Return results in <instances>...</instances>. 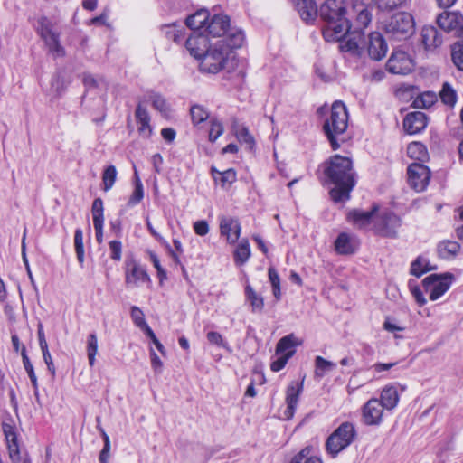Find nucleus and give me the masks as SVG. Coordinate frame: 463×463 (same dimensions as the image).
Instances as JSON below:
<instances>
[{
	"mask_svg": "<svg viewBox=\"0 0 463 463\" xmlns=\"http://www.w3.org/2000/svg\"><path fill=\"white\" fill-rule=\"evenodd\" d=\"M373 10L370 0H351L350 9L344 1L322 4L319 14L324 23V39L339 42L347 36L340 45L341 51L358 52L364 42L365 30L372 24Z\"/></svg>",
	"mask_w": 463,
	"mask_h": 463,
	"instance_id": "f257e3e1",
	"label": "nucleus"
},
{
	"mask_svg": "<svg viewBox=\"0 0 463 463\" xmlns=\"http://www.w3.org/2000/svg\"><path fill=\"white\" fill-rule=\"evenodd\" d=\"M325 174L335 185L330 191L331 198L336 203L347 201L355 185L351 159L339 155L333 156L327 163Z\"/></svg>",
	"mask_w": 463,
	"mask_h": 463,
	"instance_id": "f03ea898",
	"label": "nucleus"
},
{
	"mask_svg": "<svg viewBox=\"0 0 463 463\" xmlns=\"http://www.w3.org/2000/svg\"><path fill=\"white\" fill-rule=\"evenodd\" d=\"M199 61L200 71L210 74H216L222 70L232 71L239 62L235 52L226 46L225 40H217L210 44Z\"/></svg>",
	"mask_w": 463,
	"mask_h": 463,
	"instance_id": "7ed1b4c3",
	"label": "nucleus"
},
{
	"mask_svg": "<svg viewBox=\"0 0 463 463\" xmlns=\"http://www.w3.org/2000/svg\"><path fill=\"white\" fill-rule=\"evenodd\" d=\"M348 120L349 116L345 105L342 101H335L323 125L324 132L334 150L339 147L337 137L346 131Z\"/></svg>",
	"mask_w": 463,
	"mask_h": 463,
	"instance_id": "20e7f679",
	"label": "nucleus"
},
{
	"mask_svg": "<svg viewBox=\"0 0 463 463\" xmlns=\"http://www.w3.org/2000/svg\"><path fill=\"white\" fill-rule=\"evenodd\" d=\"M357 431L352 422L341 423L327 438L326 441V452L333 458L347 449L356 439Z\"/></svg>",
	"mask_w": 463,
	"mask_h": 463,
	"instance_id": "39448f33",
	"label": "nucleus"
},
{
	"mask_svg": "<svg viewBox=\"0 0 463 463\" xmlns=\"http://www.w3.org/2000/svg\"><path fill=\"white\" fill-rule=\"evenodd\" d=\"M383 29L390 38L401 41L413 34L415 24L411 14L400 12L389 17L383 23Z\"/></svg>",
	"mask_w": 463,
	"mask_h": 463,
	"instance_id": "423d86ee",
	"label": "nucleus"
},
{
	"mask_svg": "<svg viewBox=\"0 0 463 463\" xmlns=\"http://www.w3.org/2000/svg\"><path fill=\"white\" fill-rule=\"evenodd\" d=\"M37 32L53 57L64 56L65 51L60 43L59 33L53 30V24L47 17L38 20Z\"/></svg>",
	"mask_w": 463,
	"mask_h": 463,
	"instance_id": "0eeeda50",
	"label": "nucleus"
},
{
	"mask_svg": "<svg viewBox=\"0 0 463 463\" xmlns=\"http://www.w3.org/2000/svg\"><path fill=\"white\" fill-rule=\"evenodd\" d=\"M364 49L367 51L369 57L375 61H381L386 56L388 52L387 43L380 32L370 33L367 37L364 36V42L356 54H359Z\"/></svg>",
	"mask_w": 463,
	"mask_h": 463,
	"instance_id": "6e6552de",
	"label": "nucleus"
},
{
	"mask_svg": "<svg viewBox=\"0 0 463 463\" xmlns=\"http://www.w3.org/2000/svg\"><path fill=\"white\" fill-rule=\"evenodd\" d=\"M402 225L398 215L390 211H385L377 215L374 222V231L383 237L395 238Z\"/></svg>",
	"mask_w": 463,
	"mask_h": 463,
	"instance_id": "1a4fd4ad",
	"label": "nucleus"
},
{
	"mask_svg": "<svg viewBox=\"0 0 463 463\" xmlns=\"http://www.w3.org/2000/svg\"><path fill=\"white\" fill-rule=\"evenodd\" d=\"M408 183L416 192H422L429 184L431 176L430 169L422 165L414 163L408 166Z\"/></svg>",
	"mask_w": 463,
	"mask_h": 463,
	"instance_id": "9d476101",
	"label": "nucleus"
},
{
	"mask_svg": "<svg viewBox=\"0 0 463 463\" xmlns=\"http://www.w3.org/2000/svg\"><path fill=\"white\" fill-rule=\"evenodd\" d=\"M151 279L146 269L132 260L126 263L125 284L128 288H137L143 283H150Z\"/></svg>",
	"mask_w": 463,
	"mask_h": 463,
	"instance_id": "9b49d317",
	"label": "nucleus"
},
{
	"mask_svg": "<svg viewBox=\"0 0 463 463\" xmlns=\"http://www.w3.org/2000/svg\"><path fill=\"white\" fill-rule=\"evenodd\" d=\"M384 410L379 399H370L362 408L363 423L367 426L380 425L383 420Z\"/></svg>",
	"mask_w": 463,
	"mask_h": 463,
	"instance_id": "f8f14e48",
	"label": "nucleus"
},
{
	"mask_svg": "<svg viewBox=\"0 0 463 463\" xmlns=\"http://www.w3.org/2000/svg\"><path fill=\"white\" fill-rule=\"evenodd\" d=\"M413 62L409 55L400 50L394 51L386 63V69L392 74H407L412 71Z\"/></svg>",
	"mask_w": 463,
	"mask_h": 463,
	"instance_id": "ddd939ff",
	"label": "nucleus"
},
{
	"mask_svg": "<svg viewBox=\"0 0 463 463\" xmlns=\"http://www.w3.org/2000/svg\"><path fill=\"white\" fill-rule=\"evenodd\" d=\"M130 317L134 325L141 329L152 341L156 349L163 354L165 355V349L161 342L157 339L155 333L146 323L145 319L144 312L137 306H132L130 308Z\"/></svg>",
	"mask_w": 463,
	"mask_h": 463,
	"instance_id": "4468645a",
	"label": "nucleus"
},
{
	"mask_svg": "<svg viewBox=\"0 0 463 463\" xmlns=\"http://www.w3.org/2000/svg\"><path fill=\"white\" fill-rule=\"evenodd\" d=\"M212 44L208 37L201 32H193L185 41V47L189 53L196 60H200Z\"/></svg>",
	"mask_w": 463,
	"mask_h": 463,
	"instance_id": "2eb2a0df",
	"label": "nucleus"
},
{
	"mask_svg": "<svg viewBox=\"0 0 463 463\" xmlns=\"http://www.w3.org/2000/svg\"><path fill=\"white\" fill-rule=\"evenodd\" d=\"M303 382L302 381H293L289 383L286 391V404L287 408L284 411L283 418L286 420H289L293 417L296 408L298 403L299 396L303 391Z\"/></svg>",
	"mask_w": 463,
	"mask_h": 463,
	"instance_id": "dca6fc26",
	"label": "nucleus"
},
{
	"mask_svg": "<svg viewBox=\"0 0 463 463\" xmlns=\"http://www.w3.org/2000/svg\"><path fill=\"white\" fill-rule=\"evenodd\" d=\"M377 212V205L373 206V208L367 212L355 209L348 213L347 220L354 226L360 229L366 228L370 224H373L374 226V222L378 215L376 214Z\"/></svg>",
	"mask_w": 463,
	"mask_h": 463,
	"instance_id": "f3484780",
	"label": "nucleus"
},
{
	"mask_svg": "<svg viewBox=\"0 0 463 463\" xmlns=\"http://www.w3.org/2000/svg\"><path fill=\"white\" fill-rule=\"evenodd\" d=\"M241 227L240 222L232 217H222L220 219V232L230 244H234L240 238Z\"/></svg>",
	"mask_w": 463,
	"mask_h": 463,
	"instance_id": "a211bd4d",
	"label": "nucleus"
},
{
	"mask_svg": "<svg viewBox=\"0 0 463 463\" xmlns=\"http://www.w3.org/2000/svg\"><path fill=\"white\" fill-rule=\"evenodd\" d=\"M334 245L337 254L351 255L357 250L359 241L354 234L341 232L335 239Z\"/></svg>",
	"mask_w": 463,
	"mask_h": 463,
	"instance_id": "6ab92c4d",
	"label": "nucleus"
},
{
	"mask_svg": "<svg viewBox=\"0 0 463 463\" xmlns=\"http://www.w3.org/2000/svg\"><path fill=\"white\" fill-rule=\"evenodd\" d=\"M436 24L445 32L458 31L463 24V15L458 12L444 11L436 18Z\"/></svg>",
	"mask_w": 463,
	"mask_h": 463,
	"instance_id": "aec40b11",
	"label": "nucleus"
},
{
	"mask_svg": "<svg viewBox=\"0 0 463 463\" xmlns=\"http://www.w3.org/2000/svg\"><path fill=\"white\" fill-rule=\"evenodd\" d=\"M3 432L5 438L6 446L10 459L14 463L20 461V449L15 428L10 423H3Z\"/></svg>",
	"mask_w": 463,
	"mask_h": 463,
	"instance_id": "412c9836",
	"label": "nucleus"
},
{
	"mask_svg": "<svg viewBox=\"0 0 463 463\" xmlns=\"http://www.w3.org/2000/svg\"><path fill=\"white\" fill-rule=\"evenodd\" d=\"M427 126V118L423 112L415 111L406 115L403 120V128L410 134H417Z\"/></svg>",
	"mask_w": 463,
	"mask_h": 463,
	"instance_id": "4be33fe9",
	"label": "nucleus"
},
{
	"mask_svg": "<svg viewBox=\"0 0 463 463\" xmlns=\"http://www.w3.org/2000/svg\"><path fill=\"white\" fill-rule=\"evenodd\" d=\"M230 26V18L225 14H215L208 21L205 32L214 37L224 35Z\"/></svg>",
	"mask_w": 463,
	"mask_h": 463,
	"instance_id": "5701e85b",
	"label": "nucleus"
},
{
	"mask_svg": "<svg viewBox=\"0 0 463 463\" xmlns=\"http://www.w3.org/2000/svg\"><path fill=\"white\" fill-rule=\"evenodd\" d=\"M295 9L306 23L315 21L317 15V5L315 0H292Z\"/></svg>",
	"mask_w": 463,
	"mask_h": 463,
	"instance_id": "b1692460",
	"label": "nucleus"
},
{
	"mask_svg": "<svg viewBox=\"0 0 463 463\" xmlns=\"http://www.w3.org/2000/svg\"><path fill=\"white\" fill-rule=\"evenodd\" d=\"M135 117L137 123V130L139 135L142 137L148 138L151 137L153 129L150 125V116L146 108L142 105L138 104L136 111Z\"/></svg>",
	"mask_w": 463,
	"mask_h": 463,
	"instance_id": "393cba45",
	"label": "nucleus"
},
{
	"mask_svg": "<svg viewBox=\"0 0 463 463\" xmlns=\"http://www.w3.org/2000/svg\"><path fill=\"white\" fill-rule=\"evenodd\" d=\"M380 402L386 411L393 410L399 402L400 395L397 387L386 385L381 392Z\"/></svg>",
	"mask_w": 463,
	"mask_h": 463,
	"instance_id": "a878e982",
	"label": "nucleus"
},
{
	"mask_svg": "<svg viewBox=\"0 0 463 463\" xmlns=\"http://www.w3.org/2000/svg\"><path fill=\"white\" fill-rule=\"evenodd\" d=\"M209 21V13L206 9H201L190 15L186 19V25L191 28L194 32H200L203 30L205 32Z\"/></svg>",
	"mask_w": 463,
	"mask_h": 463,
	"instance_id": "bb28decb",
	"label": "nucleus"
},
{
	"mask_svg": "<svg viewBox=\"0 0 463 463\" xmlns=\"http://www.w3.org/2000/svg\"><path fill=\"white\" fill-rule=\"evenodd\" d=\"M302 341L296 337L293 334H289L282 337L277 344L276 354H287L292 352V356L295 354V347L300 345Z\"/></svg>",
	"mask_w": 463,
	"mask_h": 463,
	"instance_id": "cd10ccee",
	"label": "nucleus"
},
{
	"mask_svg": "<svg viewBox=\"0 0 463 463\" xmlns=\"http://www.w3.org/2000/svg\"><path fill=\"white\" fill-rule=\"evenodd\" d=\"M245 297L246 300L250 303L251 312L260 313L263 310V298L258 294L249 283L245 286Z\"/></svg>",
	"mask_w": 463,
	"mask_h": 463,
	"instance_id": "c85d7f7f",
	"label": "nucleus"
},
{
	"mask_svg": "<svg viewBox=\"0 0 463 463\" xmlns=\"http://www.w3.org/2000/svg\"><path fill=\"white\" fill-rule=\"evenodd\" d=\"M455 281V276L450 272L436 274V299L441 297Z\"/></svg>",
	"mask_w": 463,
	"mask_h": 463,
	"instance_id": "c756f323",
	"label": "nucleus"
},
{
	"mask_svg": "<svg viewBox=\"0 0 463 463\" xmlns=\"http://www.w3.org/2000/svg\"><path fill=\"white\" fill-rule=\"evenodd\" d=\"M222 40H225L226 46L233 52L234 49L241 48L243 45L245 36L241 30L232 28L228 30L227 35Z\"/></svg>",
	"mask_w": 463,
	"mask_h": 463,
	"instance_id": "7c9ffc66",
	"label": "nucleus"
},
{
	"mask_svg": "<svg viewBox=\"0 0 463 463\" xmlns=\"http://www.w3.org/2000/svg\"><path fill=\"white\" fill-rule=\"evenodd\" d=\"M407 155L411 159L425 161L429 158L426 146L420 142H411L407 146Z\"/></svg>",
	"mask_w": 463,
	"mask_h": 463,
	"instance_id": "2f4dec72",
	"label": "nucleus"
},
{
	"mask_svg": "<svg viewBox=\"0 0 463 463\" xmlns=\"http://www.w3.org/2000/svg\"><path fill=\"white\" fill-rule=\"evenodd\" d=\"M213 176L214 181L220 184L222 188L231 186L236 181V172L233 169H228L223 172L213 169Z\"/></svg>",
	"mask_w": 463,
	"mask_h": 463,
	"instance_id": "473e14b6",
	"label": "nucleus"
},
{
	"mask_svg": "<svg viewBox=\"0 0 463 463\" xmlns=\"http://www.w3.org/2000/svg\"><path fill=\"white\" fill-rule=\"evenodd\" d=\"M459 244L452 241H442L438 245L439 255L443 259L454 257L459 251Z\"/></svg>",
	"mask_w": 463,
	"mask_h": 463,
	"instance_id": "72a5a7b5",
	"label": "nucleus"
},
{
	"mask_svg": "<svg viewBox=\"0 0 463 463\" xmlns=\"http://www.w3.org/2000/svg\"><path fill=\"white\" fill-rule=\"evenodd\" d=\"M232 128L239 142L246 145L249 149H252L255 142L253 137L249 132V129L246 127L238 124H234Z\"/></svg>",
	"mask_w": 463,
	"mask_h": 463,
	"instance_id": "f704fd0d",
	"label": "nucleus"
},
{
	"mask_svg": "<svg viewBox=\"0 0 463 463\" xmlns=\"http://www.w3.org/2000/svg\"><path fill=\"white\" fill-rule=\"evenodd\" d=\"M250 257V246L247 239H242L234 251L236 263L244 264Z\"/></svg>",
	"mask_w": 463,
	"mask_h": 463,
	"instance_id": "c9c22d12",
	"label": "nucleus"
},
{
	"mask_svg": "<svg viewBox=\"0 0 463 463\" xmlns=\"http://www.w3.org/2000/svg\"><path fill=\"white\" fill-rule=\"evenodd\" d=\"M450 57L455 67L463 71V40L450 45Z\"/></svg>",
	"mask_w": 463,
	"mask_h": 463,
	"instance_id": "e433bc0d",
	"label": "nucleus"
},
{
	"mask_svg": "<svg viewBox=\"0 0 463 463\" xmlns=\"http://www.w3.org/2000/svg\"><path fill=\"white\" fill-rule=\"evenodd\" d=\"M439 95L443 104L450 108L456 104L457 92L449 82L443 83Z\"/></svg>",
	"mask_w": 463,
	"mask_h": 463,
	"instance_id": "4c0bfd02",
	"label": "nucleus"
},
{
	"mask_svg": "<svg viewBox=\"0 0 463 463\" xmlns=\"http://www.w3.org/2000/svg\"><path fill=\"white\" fill-rule=\"evenodd\" d=\"M117 169L114 165H109L102 174L103 190L108 192L110 190L117 179Z\"/></svg>",
	"mask_w": 463,
	"mask_h": 463,
	"instance_id": "58836bf2",
	"label": "nucleus"
},
{
	"mask_svg": "<svg viewBox=\"0 0 463 463\" xmlns=\"http://www.w3.org/2000/svg\"><path fill=\"white\" fill-rule=\"evenodd\" d=\"M135 176H136L135 189L128 202V205L130 207L135 206L137 203H139L144 197L143 184L137 175V170H135Z\"/></svg>",
	"mask_w": 463,
	"mask_h": 463,
	"instance_id": "ea45409f",
	"label": "nucleus"
},
{
	"mask_svg": "<svg viewBox=\"0 0 463 463\" xmlns=\"http://www.w3.org/2000/svg\"><path fill=\"white\" fill-rule=\"evenodd\" d=\"M315 374L316 376L322 378L326 375V373L333 370L335 367V364L330 361L324 359L321 356H317L315 360Z\"/></svg>",
	"mask_w": 463,
	"mask_h": 463,
	"instance_id": "a19ab883",
	"label": "nucleus"
},
{
	"mask_svg": "<svg viewBox=\"0 0 463 463\" xmlns=\"http://www.w3.org/2000/svg\"><path fill=\"white\" fill-rule=\"evenodd\" d=\"M311 449L307 447L303 449L298 454H297L290 463H323L322 460L316 457L310 456Z\"/></svg>",
	"mask_w": 463,
	"mask_h": 463,
	"instance_id": "79ce46f5",
	"label": "nucleus"
},
{
	"mask_svg": "<svg viewBox=\"0 0 463 463\" xmlns=\"http://www.w3.org/2000/svg\"><path fill=\"white\" fill-rule=\"evenodd\" d=\"M87 354L89 364L90 366H93L95 364V357L98 354V338L96 334H90L87 339Z\"/></svg>",
	"mask_w": 463,
	"mask_h": 463,
	"instance_id": "37998d69",
	"label": "nucleus"
},
{
	"mask_svg": "<svg viewBox=\"0 0 463 463\" xmlns=\"http://www.w3.org/2000/svg\"><path fill=\"white\" fill-rule=\"evenodd\" d=\"M430 269V268L428 260L420 256L411 263V274L416 277H420Z\"/></svg>",
	"mask_w": 463,
	"mask_h": 463,
	"instance_id": "c03bdc74",
	"label": "nucleus"
},
{
	"mask_svg": "<svg viewBox=\"0 0 463 463\" xmlns=\"http://www.w3.org/2000/svg\"><path fill=\"white\" fill-rule=\"evenodd\" d=\"M21 354H22L24 369H25L26 373H28V376L32 382L33 388L36 390L38 388L37 377L35 375L33 366L32 363L30 362L28 355L26 354V349L24 346H23V348H22Z\"/></svg>",
	"mask_w": 463,
	"mask_h": 463,
	"instance_id": "a18cd8bd",
	"label": "nucleus"
},
{
	"mask_svg": "<svg viewBox=\"0 0 463 463\" xmlns=\"http://www.w3.org/2000/svg\"><path fill=\"white\" fill-rule=\"evenodd\" d=\"M74 247L77 259L80 264L84 262V245H83V232L80 229H77L74 234Z\"/></svg>",
	"mask_w": 463,
	"mask_h": 463,
	"instance_id": "49530a36",
	"label": "nucleus"
},
{
	"mask_svg": "<svg viewBox=\"0 0 463 463\" xmlns=\"http://www.w3.org/2000/svg\"><path fill=\"white\" fill-rule=\"evenodd\" d=\"M192 121L194 125L205 121L209 118L208 111L202 106L194 105L190 109Z\"/></svg>",
	"mask_w": 463,
	"mask_h": 463,
	"instance_id": "de8ad7c7",
	"label": "nucleus"
},
{
	"mask_svg": "<svg viewBox=\"0 0 463 463\" xmlns=\"http://www.w3.org/2000/svg\"><path fill=\"white\" fill-rule=\"evenodd\" d=\"M269 279L272 287L273 296L279 300L281 296L280 279L277 270L272 267L269 268Z\"/></svg>",
	"mask_w": 463,
	"mask_h": 463,
	"instance_id": "09e8293b",
	"label": "nucleus"
},
{
	"mask_svg": "<svg viewBox=\"0 0 463 463\" xmlns=\"http://www.w3.org/2000/svg\"><path fill=\"white\" fill-rule=\"evenodd\" d=\"M434 104V93L433 92H425L418 96L414 101L413 105L417 109H427L431 107Z\"/></svg>",
	"mask_w": 463,
	"mask_h": 463,
	"instance_id": "8fccbe9b",
	"label": "nucleus"
},
{
	"mask_svg": "<svg viewBox=\"0 0 463 463\" xmlns=\"http://www.w3.org/2000/svg\"><path fill=\"white\" fill-rule=\"evenodd\" d=\"M421 43L426 51H430L434 46V27H425L421 31Z\"/></svg>",
	"mask_w": 463,
	"mask_h": 463,
	"instance_id": "3c124183",
	"label": "nucleus"
},
{
	"mask_svg": "<svg viewBox=\"0 0 463 463\" xmlns=\"http://www.w3.org/2000/svg\"><path fill=\"white\" fill-rule=\"evenodd\" d=\"M91 213L93 222H104V207L103 202L100 198H96L93 201Z\"/></svg>",
	"mask_w": 463,
	"mask_h": 463,
	"instance_id": "603ef678",
	"label": "nucleus"
},
{
	"mask_svg": "<svg viewBox=\"0 0 463 463\" xmlns=\"http://www.w3.org/2000/svg\"><path fill=\"white\" fill-rule=\"evenodd\" d=\"M276 356L277 357L272 361L270 364V369L273 372H279L286 366L288 361L292 357V352L287 354H276Z\"/></svg>",
	"mask_w": 463,
	"mask_h": 463,
	"instance_id": "864d4df0",
	"label": "nucleus"
},
{
	"mask_svg": "<svg viewBox=\"0 0 463 463\" xmlns=\"http://www.w3.org/2000/svg\"><path fill=\"white\" fill-rule=\"evenodd\" d=\"M224 131L223 125L217 119H212L211 128L209 130V139L212 142H214L218 137H220Z\"/></svg>",
	"mask_w": 463,
	"mask_h": 463,
	"instance_id": "5fc2aeb1",
	"label": "nucleus"
},
{
	"mask_svg": "<svg viewBox=\"0 0 463 463\" xmlns=\"http://www.w3.org/2000/svg\"><path fill=\"white\" fill-rule=\"evenodd\" d=\"M150 362L152 370L156 374H161L164 368V364L154 349L150 348L149 350Z\"/></svg>",
	"mask_w": 463,
	"mask_h": 463,
	"instance_id": "6e6d98bb",
	"label": "nucleus"
},
{
	"mask_svg": "<svg viewBox=\"0 0 463 463\" xmlns=\"http://www.w3.org/2000/svg\"><path fill=\"white\" fill-rule=\"evenodd\" d=\"M109 250H110V258L114 260H121V254H122V244L119 241H111L109 243Z\"/></svg>",
	"mask_w": 463,
	"mask_h": 463,
	"instance_id": "4d7b16f0",
	"label": "nucleus"
},
{
	"mask_svg": "<svg viewBox=\"0 0 463 463\" xmlns=\"http://www.w3.org/2000/svg\"><path fill=\"white\" fill-rule=\"evenodd\" d=\"M207 340L214 345L222 346L228 349L227 343L223 340L222 335L215 331H211L207 334Z\"/></svg>",
	"mask_w": 463,
	"mask_h": 463,
	"instance_id": "13d9d810",
	"label": "nucleus"
},
{
	"mask_svg": "<svg viewBox=\"0 0 463 463\" xmlns=\"http://www.w3.org/2000/svg\"><path fill=\"white\" fill-rule=\"evenodd\" d=\"M423 288L430 300H434V274L426 277L422 281Z\"/></svg>",
	"mask_w": 463,
	"mask_h": 463,
	"instance_id": "bf43d9fd",
	"label": "nucleus"
},
{
	"mask_svg": "<svg viewBox=\"0 0 463 463\" xmlns=\"http://www.w3.org/2000/svg\"><path fill=\"white\" fill-rule=\"evenodd\" d=\"M41 351H42V354H43V357L44 363L47 365L48 371L50 372L52 376L54 377L55 373H56L55 366H54L52 355H51V354L49 352L48 346L44 347V349H41Z\"/></svg>",
	"mask_w": 463,
	"mask_h": 463,
	"instance_id": "052dcab7",
	"label": "nucleus"
},
{
	"mask_svg": "<svg viewBox=\"0 0 463 463\" xmlns=\"http://www.w3.org/2000/svg\"><path fill=\"white\" fill-rule=\"evenodd\" d=\"M151 101H152V105L153 107L161 111V112H165L167 110V104H166V101L165 99L159 94H153L151 96Z\"/></svg>",
	"mask_w": 463,
	"mask_h": 463,
	"instance_id": "680f3d73",
	"label": "nucleus"
},
{
	"mask_svg": "<svg viewBox=\"0 0 463 463\" xmlns=\"http://www.w3.org/2000/svg\"><path fill=\"white\" fill-rule=\"evenodd\" d=\"M51 90L55 97H60L65 90V84L60 78L52 80Z\"/></svg>",
	"mask_w": 463,
	"mask_h": 463,
	"instance_id": "e2e57ef3",
	"label": "nucleus"
},
{
	"mask_svg": "<svg viewBox=\"0 0 463 463\" xmlns=\"http://www.w3.org/2000/svg\"><path fill=\"white\" fill-rule=\"evenodd\" d=\"M194 232L199 236H204L209 232V225L206 221H197L194 223Z\"/></svg>",
	"mask_w": 463,
	"mask_h": 463,
	"instance_id": "0e129e2a",
	"label": "nucleus"
},
{
	"mask_svg": "<svg viewBox=\"0 0 463 463\" xmlns=\"http://www.w3.org/2000/svg\"><path fill=\"white\" fill-rule=\"evenodd\" d=\"M406 2L407 0H379V6L383 9H393Z\"/></svg>",
	"mask_w": 463,
	"mask_h": 463,
	"instance_id": "69168bd1",
	"label": "nucleus"
},
{
	"mask_svg": "<svg viewBox=\"0 0 463 463\" xmlns=\"http://www.w3.org/2000/svg\"><path fill=\"white\" fill-rule=\"evenodd\" d=\"M166 35L169 39H172L175 43H179L183 37V32L181 29H176L175 27H169L166 32Z\"/></svg>",
	"mask_w": 463,
	"mask_h": 463,
	"instance_id": "338daca9",
	"label": "nucleus"
},
{
	"mask_svg": "<svg viewBox=\"0 0 463 463\" xmlns=\"http://www.w3.org/2000/svg\"><path fill=\"white\" fill-rule=\"evenodd\" d=\"M411 291L415 298L417 303L419 304L420 307H423V306L426 304V299L423 298V293L421 289L417 286H411Z\"/></svg>",
	"mask_w": 463,
	"mask_h": 463,
	"instance_id": "774afa93",
	"label": "nucleus"
}]
</instances>
